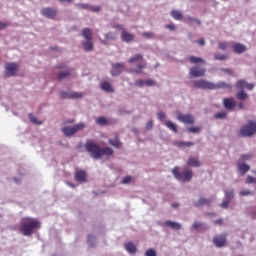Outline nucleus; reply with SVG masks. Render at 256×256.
Returning a JSON list of instances; mask_svg holds the SVG:
<instances>
[{"mask_svg":"<svg viewBox=\"0 0 256 256\" xmlns=\"http://www.w3.org/2000/svg\"><path fill=\"white\" fill-rule=\"evenodd\" d=\"M106 41H115L117 39V33L115 32H108L104 34Z\"/></svg>","mask_w":256,"mask_h":256,"instance_id":"obj_32","label":"nucleus"},{"mask_svg":"<svg viewBox=\"0 0 256 256\" xmlns=\"http://www.w3.org/2000/svg\"><path fill=\"white\" fill-rule=\"evenodd\" d=\"M190 76L197 78V77H203L205 75V67L196 65L189 70Z\"/></svg>","mask_w":256,"mask_h":256,"instance_id":"obj_12","label":"nucleus"},{"mask_svg":"<svg viewBox=\"0 0 256 256\" xmlns=\"http://www.w3.org/2000/svg\"><path fill=\"white\" fill-rule=\"evenodd\" d=\"M114 29H120V31H122L121 39L122 41H124V43H131L135 39V35L127 32L125 30V27H123V25L118 24L114 26Z\"/></svg>","mask_w":256,"mask_h":256,"instance_id":"obj_9","label":"nucleus"},{"mask_svg":"<svg viewBox=\"0 0 256 256\" xmlns=\"http://www.w3.org/2000/svg\"><path fill=\"white\" fill-rule=\"evenodd\" d=\"M145 256H157V252L153 248H149L145 252Z\"/></svg>","mask_w":256,"mask_h":256,"instance_id":"obj_48","label":"nucleus"},{"mask_svg":"<svg viewBox=\"0 0 256 256\" xmlns=\"http://www.w3.org/2000/svg\"><path fill=\"white\" fill-rule=\"evenodd\" d=\"M162 225H164L165 227H170V229H173L174 231H179V229H181V223L171 220L165 221Z\"/></svg>","mask_w":256,"mask_h":256,"instance_id":"obj_18","label":"nucleus"},{"mask_svg":"<svg viewBox=\"0 0 256 256\" xmlns=\"http://www.w3.org/2000/svg\"><path fill=\"white\" fill-rule=\"evenodd\" d=\"M236 87L242 91L247 87V82L245 80H238Z\"/></svg>","mask_w":256,"mask_h":256,"instance_id":"obj_44","label":"nucleus"},{"mask_svg":"<svg viewBox=\"0 0 256 256\" xmlns=\"http://www.w3.org/2000/svg\"><path fill=\"white\" fill-rule=\"evenodd\" d=\"M215 198L200 197L198 201L194 202V207H203V205H211Z\"/></svg>","mask_w":256,"mask_h":256,"instance_id":"obj_14","label":"nucleus"},{"mask_svg":"<svg viewBox=\"0 0 256 256\" xmlns=\"http://www.w3.org/2000/svg\"><path fill=\"white\" fill-rule=\"evenodd\" d=\"M135 87H145V80H136L134 82Z\"/></svg>","mask_w":256,"mask_h":256,"instance_id":"obj_54","label":"nucleus"},{"mask_svg":"<svg viewBox=\"0 0 256 256\" xmlns=\"http://www.w3.org/2000/svg\"><path fill=\"white\" fill-rule=\"evenodd\" d=\"M145 129H146V131H151V129H153V120H149L146 123Z\"/></svg>","mask_w":256,"mask_h":256,"instance_id":"obj_56","label":"nucleus"},{"mask_svg":"<svg viewBox=\"0 0 256 256\" xmlns=\"http://www.w3.org/2000/svg\"><path fill=\"white\" fill-rule=\"evenodd\" d=\"M246 183L251 185V183H256V179L253 176H247Z\"/></svg>","mask_w":256,"mask_h":256,"instance_id":"obj_57","label":"nucleus"},{"mask_svg":"<svg viewBox=\"0 0 256 256\" xmlns=\"http://www.w3.org/2000/svg\"><path fill=\"white\" fill-rule=\"evenodd\" d=\"M240 195L242 197H247V195H255V192H252L251 190H242L240 191Z\"/></svg>","mask_w":256,"mask_h":256,"instance_id":"obj_51","label":"nucleus"},{"mask_svg":"<svg viewBox=\"0 0 256 256\" xmlns=\"http://www.w3.org/2000/svg\"><path fill=\"white\" fill-rule=\"evenodd\" d=\"M224 197L227 201H233L235 199V190L233 188L224 189Z\"/></svg>","mask_w":256,"mask_h":256,"instance_id":"obj_23","label":"nucleus"},{"mask_svg":"<svg viewBox=\"0 0 256 256\" xmlns=\"http://www.w3.org/2000/svg\"><path fill=\"white\" fill-rule=\"evenodd\" d=\"M189 61L190 63H193V64L205 63V60H203V58L197 57V56H190Z\"/></svg>","mask_w":256,"mask_h":256,"instance_id":"obj_36","label":"nucleus"},{"mask_svg":"<svg viewBox=\"0 0 256 256\" xmlns=\"http://www.w3.org/2000/svg\"><path fill=\"white\" fill-rule=\"evenodd\" d=\"M221 71H223L224 73H227L228 75H233V70L229 68H222Z\"/></svg>","mask_w":256,"mask_h":256,"instance_id":"obj_61","label":"nucleus"},{"mask_svg":"<svg viewBox=\"0 0 256 256\" xmlns=\"http://www.w3.org/2000/svg\"><path fill=\"white\" fill-rule=\"evenodd\" d=\"M165 127H167V129H169L173 133H177V125L172 121L165 122Z\"/></svg>","mask_w":256,"mask_h":256,"instance_id":"obj_29","label":"nucleus"},{"mask_svg":"<svg viewBox=\"0 0 256 256\" xmlns=\"http://www.w3.org/2000/svg\"><path fill=\"white\" fill-rule=\"evenodd\" d=\"M75 180L78 183H85V181H87V172L84 170H77L75 172Z\"/></svg>","mask_w":256,"mask_h":256,"instance_id":"obj_16","label":"nucleus"},{"mask_svg":"<svg viewBox=\"0 0 256 256\" xmlns=\"http://www.w3.org/2000/svg\"><path fill=\"white\" fill-rule=\"evenodd\" d=\"M187 165L189 167H201V162H199V159L191 157L188 159Z\"/></svg>","mask_w":256,"mask_h":256,"instance_id":"obj_26","label":"nucleus"},{"mask_svg":"<svg viewBox=\"0 0 256 256\" xmlns=\"http://www.w3.org/2000/svg\"><path fill=\"white\" fill-rule=\"evenodd\" d=\"M233 51H234V53L241 55V53H245L247 51V46H245L241 43H235L233 45Z\"/></svg>","mask_w":256,"mask_h":256,"instance_id":"obj_22","label":"nucleus"},{"mask_svg":"<svg viewBox=\"0 0 256 256\" xmlns=\"http://www.w3.org/2000/svg\"><path fill=\"white\" fill-rule=\"evenodd\" d=\"M40 13L43 17H46V19H55L57 17V10L54 8H42Z\"/></svg>","mask_w":256,"mask_h":256,"instance_id":"obj_13","label":"nucleus"},{"mask_svg":"<svg viewBox=\"0 0 256 256\" xmlns=\"http://www.w3.org/2000/svg\"><path fill=\"white\" fill-rule=\"evenodd\" d=\"M104 155H113V150L110 147L100 148V158Z\"/></svg>","mask_w":256,"mask_h":256,"instance_id":"obj_30","label":"nucleus"},{"mask_svg":"<svg viewBox=\"0 0 256 256\" xmlns=\"http://www.w3.org/2000/svg\"><path fill=\"white\" fill-rule=\"evenodd\" d=\"M90 11L93 13H98V11H101V6H91L90 5Z\"/></svg>","mask_w":256,"mask_h":256,"instance_id":"obj_59","label":"nucleus"},{"mask_svg":"<svg viewBox=\"0 0 256 256\" xmlns=\"http://www.w3.org/2000/svg\"><path fill=\"white\" fill-rule=\"evenodd\" d=\"M237 167L240 175H245L249 171V169H251L248 164H246L245 162H241V160L237 162Z\"/></svg>","mask_w":256,"mask_h":256,"instance_id":"obj_17","label":"nucleus"},{"mask_svg":"<svg viewBox=\"0 0 256 256\" xmlns=\"http://www.w3.org/2000/svg\"><path fill=\"white\" fill-rule=\"evenodd\" d=\"M69 75H71V70L61 71L58 73V79H60V80L67 79V77H69Z\"/></svg>","mask_w":256,"mask_h":256,"instance_id":"obj_38","label":"nucleus"},{"mask_svg":"<svg viewBox=\"0 0 256 256\" xmlns=\"http://www.w3.org/2000/svg\"><path fill=\"white\" fill-rule=\"evenodd\" d=\"M100 89H102V91H105V93H113L115 91L111 83H109L108 81H102L100 83Z\"/></svg>","mask_w":256,"mask_h":256,"instance_id":"obj_19","label":"nucleus"},{"mask_svg":"<svg viewBox=\"0 0 256 256\" xmlns=\"http://www.w3.org/2000/svg\"><path fill=\"white\" fill-rule=\"evenodd\" d=\"M59 95L62 99H81L83 97V93L73 91H61Z\"/></svg>","mask_w":256,"mask_h":256,"instance_id":"obj_10","label":"nucleus"},{"mask_svg":"<svg viewBox=\"0 0 256 256\" xmlns=\"http://www.w3.org/2000/svg\"><path fill=\"white\" fill-rule=\"evenodd\" d=\"M41 223L37 219L26 218L20 224V231L24 237H31L35 229H39Z\"/></svg>","mask_w":256,"mask_h":256,"instance_id":"obj_2","label":"nucleus"},{"mask_svg":"<svg viewBox=\"0 0 256 256\" xmlns=\"http://www.w3.org/2000/svg\"><path fill=\"white\" fill-rule=\"evenodd\" d=\"M142 37H144L145 39H155V34H153L152 32H143Z\"/></svg>","mask_w":256,"mask_h":256,"instance_id":"obj_47","label":"nucleus"},{"mask_svg":"<svg viewBox=\"0 0 256 256\" xmlns=\"http://www.w3.org/2000/svg\"><path fill=\"white\" fill-rule=\"evenodd\" d=\"M214 59H215L216 61H225V59H227V55L215 53V54H214Z\"/></svg>","mask_w":256,"mask_h":256,"instance_id":"obj_45","label":"nucleus"},{"mask_svg":"<svg viewBox=\"0 0 256 256\" xmlns=\"http://www.w3.org/2000/svg\"><path fill=\"white\" fill-rule=\"evenodd\" d=\"M82 37H84L86 41L93 40V31H91V28L82 29Z\"/></svg>","mask_w":256,"mask_h":256,"instance_id":"obj_24","label":"nucleus"},{"mask_svg":"<svg viewBox=\"0 0 256 256\" xmlns=\"http://www.w3.org/2000/svg\"><path fill=\"white\" fill-rule=\"evenodd\" d=\"M240 137H253L256 133V122L253 120L248 121V124L240 128Z\"/></svg>","mask_w":256,"mask_h":256,"instance_id":"obj_5","label":"nucleus"},{"mask_svg":"<svg viewBox=\"0 0 256 256\" xmlns=\"http://www.w3.org/2000/svg\"><path fill=\"white\" fill-rule=\"evenodd\" d=\"M84 51H93V40H86L82 42Z\"/></svg>","mask_w":256,"mask_h":256,"instance_id":"obj_28","label":"nucleus"},{"mask_svg":"<svg viewBox=\"0 0 256 256\" xmlns=\"http://www.w3.org/2000/svg\"><path fill=\"white\" fill-rule=\"evenodd\" d=\"M236 97H237V99H239V101H245V99H247L249 96L243 90H240L236 94Z\"/></svg>","mask_w":256,"mask_h":256,"instance_id":"obj_41","label":"nucleus"},{"mask_svg":"<svg viewBox=\"0 0 256 256\" xmlns=\"http://www.w3.org/2000/svg\"><path fill=\"white\" fill-rule=\"evenodd\" d=\"M125 71V63L123 62H117V63H112V69L110 71V75L112 77H119L121 73Z\"/></svg>","mask_w":256,"mask_h":256,"instance_id":"obj_8","label":"nucleus"},{"mask_svg":"<svg viewBox=\"0 0 256 256\" xmlns=\"http://www.w3.org/2000/svg\"><path fill=\"white\" fill-rule=\"evenodd\" d=\"M133 177L131 176H125L123 179H122V183L123 185H128V183H131Z\"/></svg>","mask_w":256,"mask_h":256,"instance_id":"obj_55","label":"nucleus"},{"mask_svg":"<svg viewBox=\"0 0 256 256\" xmlns=\"http://www.w3.org/2000/svg\"><path fill=\"white\" fill-rule=\"evenodd\" d=\"M213 243L216 247H223L227 243L225 236H216L213 238Z\"/></svg>","mask_w":256,"mask_h":256,"instance_id":"obj_21","label":"nucleus"},{"mask_svg":"<svg viewBox=\"0 0 256 256\" xmlns=\"http://www.w3.org/2000/svg\"><path fill=\"white\" fill-rule=\"evenodd\" d=\"M76 9H84L86 11H90L91 5L88 3H76L75 4Z\"/></svg>","mask_w":256,"mask_h":256,"instance_id":"obj_35","label":"nucleus"},{"mask_svg":"<svg viewBox=\"0 0 256 256\" xmlns=\"http://www.w3.org/2000/svg\"><path fill=\"white\" fill-rule=\"evenodd\" d=\"M176 145L178 146V147H193V145H195V143L194 142H185V141H178V142H176Z\"/></svg>","mask_w":256,"mask_h":256,"instance_id":"obj_39","label":"nucleus"},{"mask_svg":"<svg viewBox=\"0 0 256 256\" xmlns=\"http://www.w3.org/2000/svg\"><path fill=\"white\" fill-rule=\"evenodd\" d=\"M144 85H146V87H153L155 85V81L152 79H146L144 80Z\"/></svg>","mask_w":256,"mask_h":256,"instance_id":"obj_53","label":"nucleus"},{"mask_svg":"<svg viewBox=\"0 0 256 256\" xmlns=\"http://www.w3.org/2000/svg\"><path fill=\"white\" fill-rule=\"evenodd\" d=\"M166 29H169L170 31H175V25L174 24H168V25H166Z\"/></svg>","mask_w":256,"mask_h":256,"instance_id":"obj_63","label":"nucleus"},{"mask_svg":"<svg viewBox=\"0 0 256 256\" xmlns=\"http://www.w3.org/2000/svg\"><path fill=\"white\" fill-rule=\"evenodd\" d=\"M109 144L112 147H116V149H119L121 147V141H119V138L110 139Z\"/></svg>","mask_w":256,"mask_h":256,"instance_id":"obj_37","label":"nucleus"},{"mask_svg":"<svg viewBox=\"0 0 256 256\" xmlns=\"http://www.w3.org/2000/svg\"><path fill=\"white\" fill-rule=\"evenodd\" d=\"M145 67H147V62L143 61L140 64H138L136 66V68L132 69V73H136L137 75H141L143 69H145Z\"/></svg>","mask_w":256,"mask_h":256,"instance_id":"obj_25","label":"nucleus"},{"mask_svg":"<svg viewBox=\"0 0 256 256\" xmlns=\"http://www.w3.org/2000/svg\"><path fill=\"white\" fill-rule=\"evenodd\" d=\"M109 122L107 121V118L101 116L96 119V125H99L100 127H105V125H108Z\"/></svg>","mask_w":256,"mask_h":256,"instance_id":"obj_31","label":"nucleus"},{"mask_svg":"<svg viewBox=\"0 0 256 256\" xmlns=\"http://www.w3.org/2000/svg\"><path fill=\"white\" fill-rule=\"evenodd\" d=\"M157 117H158L159 121H165L167 114H165V112H163V111H160L157 113Z\"/></svg>","mask_w":256,"mask_h":256,"instance_id":"obj_52","label":"nucleus"},{"mask_svg":"<svg viewBox=\"0 0 256 256\" xmlns=\"http://www.w3.org/2000/svg\"><path fill=\"white\" fill-rule=\"evenodd\" d=\"M81 129H85V123L83 122H80L73 127L65 126L61 129V131L63 132L65 137H73V135H75V133H77L78 131H81Z\"/></svg>","mask_w":256,"mask_h":256,"instance_id":"obj_6","label":"nucleus"},{"mask_svg":"<svg viewBox=\"0 0 256 256\" xmlns=\"http://www.w3.org/2000/svg\"><path fill=\"white\" fill-rule=\"evenodd\" d=\"M249 159H253V154L248 153V154H243L240 156V161H249Z\"/></svg>","mask_w":256,"mask_h":256,"instance_id":"obj_46","label":"nucleus"},{"mask_svg":"<svg viewBox=\"0 0 256 256\" xmlns=\"http://www.w3.org/2000/svg\"><path fill=\"white\" fill-rule=\"evenodd\" d=\"M7 27V23L5 22H0V31L5 29Z\"/></svg>","mask_w":256,"mask_h":256,"instance_id":"obj_64","label":"nucleus"},{"mask_svg":"<svg viewBox=\"0 0 256 256\" xmlns=\"http://www.w3.org/2000/svg\"><path fill=\"white\" fill-rule=\"evenodd\" d=\"M227 47H229V44H227V42H220L218 44V49H221V51H227Z\"/></svg>","mask_w":256,"mask_h":256,"instance_id":"obj_49","label":"nucleus"},{"mask_svg":"<svg viewBox=\"0 0 256 256\" xmlns=\"http://www.w3.org/2000/svg\"><path fill=\"white\" fill-rule=\"evenodd\" d=\"M192 84L196 89H208L210 91H215L217 89H231L233 87V85L226 83L225 81L213 83L204 79L194 80Z\"/></svg>","mask_w":256,"mask_h":256,"instance_id":"obj_1","label":"nucleus"},{"mask_svg":"<svg viewBox=\"0 0 256 256\" xmlns=\"http://www.w3.org/2000/svg\"><path fill=\"white\" fill-rule=\"evenodd\" d=\"M186 21H188V23H193L194 25H201V20L191 16L186 17Z\"/></svg>","mask_w":256,"mask_h":256,"instance_id":"obj_42","label":"nucleus"},{"mask_svg":"<svg viewBox=\"0 0 256 256\" xmlns=\"http://www.w3.org/2000/svg\"><path fill=\"white\" fill-rule=\"evenodd\" d=\"M236 105H237V103L235 102V100L233 98H225L223 100V106L228 111H233V109H235Z\"/></svg>","mask_w":256,"mask_h":256,"instance_id":"obj_15","label":"nucleus"},{"mask_svg":"<svg viewBox=\"0 0 256 256\" xmlns=\"http://www.w3.org/2000/svg\"><path fill=\"white\" fill-rule=\"evenodd\" d=\"M227 118V112L220 111L214 115V119H226Z\"/></svg>","mask_w":256,"mask_h":256,"instance_id":"obj_43","label":"nucleus"},{"mask_svg":"<svg viewBox=\"0 0 256 256\" xmlns=\"http://www.w3.org/2000/svg\"><path fill=\"white\" fill-rule=\"evenodd\" d=\"M176 119L184 125H193L195 123V117L191 114H178Z\"/></svg>","mask_w":256,"mask_h":256,"instance_id":"obj_11","label":"nucleus"},{"mask_svg":"<svg viewBox=\"0 0 256 256\" xmlns=\"http://www.w3.org/2000/svg\"><path fill=\"white\" fill-rule=\"evenodd\" d=\"M171 17H173V19H175L176 21H181V19H183V13L179 10H172L170 12Z\"/></svg>","mask_w":256,"mask_h":256,"instance_id":"obj_27","label":"nucleus"},{"mask_svg":"<svg viewBox=\"0 0 256 256\" xmlns=\"http://www.w3.org/2000/svg\"><path fill=\"white\" fill-rule=\"evenodd\" d=\"M28 119L33 125H43V121L37 120V118L33 114H29Z\"/></svg>","mask_w":256,"mask_h":256,"instance_id":"obj_34","label":"nucleus"},{"mask_svg":"<svg viewBox=\"0 0 256 256\" xmlns=\"http://www.w3.org/2000/svg\"><path fill=\"white\" fill-rule=\"evenodd\" d=\"M85 149L90 153L92 159H101V147L97 143L87 140L85 143Z\"/></svg>","mask_w":256,"mask_h":256,"instance_id":"obj_4","label":"nucleus"},{"mask_svg":"<svg viewBox=\"0 0 256 256\" xmlns=\"http://www.w3.org/2000/svg\"><path fill=\"white\" fill-rule=\"evenodd\" d=\"M87 242H88V245H90V247H94L95 243H97V238L94 235L90 234L88 235Z\"/></svg>","mask_w":256,"mask_h":256,"instance_id":"obj_40","label":"nucleus"},{"mask_svg":"<svg viewBox=\"0 0 256 256\" xmlns=\"http://www.w3.org/2000/svg\"><path fill=\"white\" fill-rule=\"evenodd\" d=\"M171 172L175 179L177 181H181L182 183H189V181L193 179V171H191L189 168H186L180 172L179 166H175Z\"/></svg>","mask_w":256,"mask_h":256,"instance_id":"obj_3","label":"nucleus"},{"mask_svg":"<svg viewBox=\"0 0 256 256\" xmlns=\"http://www.w3.org/2000/svg\"><path fill=\"white\" fill-rule=\"evenodd\" d=\"M187 131L189 133H199V131H201V128L197 127V126H193V127H189L187 128Z\"/></svg>","mask_w":256,"mask_h":256,"instance_id":"obj_50","label":"nucleus"},{"mask_svg":"<svg viewBox=\"0 0 256 256\" xmlns=\"http://www.w3.org/2000/svg\"><path fill=\"white\" fill-rule=\"evenodd\" d=\"M229 203H231V201L225 200L220 204V207H222V209H227V207H229Z\"/></svg>","mask_w":256,"mask_h":256,"instance_id":"obj_60","label":"nucleus"},{"mask_svg":"<svg viewBox=\"0 0 256 256\" xmlns=\"http://www.w3.org/2000/svg\"><path fill=\"white\" fill-rule=\"evenodd\" d=\"M141 60H143V54H136L128 59V63H137Z\"/></svg>","mask_w":256,"mask_h":256,"instance_id":"obj_33","label":"nucleus"},{"mask_svg":"<svg viewBox=\"0 0 256 256\" xmlns=\"http://www.w3.org/2000/svg\"><path fill=\"white\" fill-rule=\"evenodd\" d=\"M254 87H255V85L253 83H247L246 84V89H248L249 91H253Z\"/></svg>","mask_w":256,"mask_h":256,"instance_id":"obj_62","label":"nucleus"},{"mask_svg":"<svg viewBox=\"0 0 256 256\" xmlns=\"http://www.w3.org/2000/svg\"><path fill=\"white\" fill-rule=\"evenodd\" d=\"M124 249L130 255H135L137 253V246H135L133 242H127L126 244H124Z\"/></svg>","mask_w":256,"mask_h":256,"instance_id":"obj_20","label":"nucleus"},{"mask_svg":"<svg viewBox=\"0 0 256 256\" xmlns=\"http://www.w3.org/2000/svg\"><path fill=\"white\" fill-rule=\"evenodd\" d=\"M205 224L203 222H194L192 225L193 229H199V227H204Z\"/></svg>","mask_w":256,"mask_h":256,"instance_id":"obj_58","label":"nucleus"},{"mask_svg":"<svg viewBox=\"0 0 256 256\" xmlns=\"http://www.w3.org/2000/svg\"><path fill=\"white\" fill-rule=\"evenodd\" d=\"M18 71H19L18 63L12 62V63L5 64L6 77H14V75H17Z\"/></svg>","mask_w":256,"mask_h":256,"instance_id":"obj_7","label":"nucleus"}]
</instances>
